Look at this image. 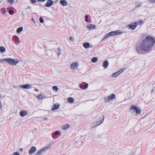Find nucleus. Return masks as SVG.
Masks as SVG:
<instances>
[{
	"label": "nucleus",
	"mask_w": 155,
	"mask_h": 155,
	"mask_svg": "<svg viewBox=\"0 0 155 155\" xmlns=\"http://www.w3.org/2000/svg\"><path fill=\"white\" fill-rule=\"evenodd\" d=\"M155 46V38L150 35H148L143 39L139 46L136 47L137 52L140 54L143 52H148L151 51Z\"/></svg>",
	"instance_id": "nucleus-1"
},
{
	"label": "nucleus",
	"mask_w": 155,
	"mask_h": 155,
	"mask_svg": "<svg viewBox=\"0 0 155 155\" xmlns=\"http://www.w3.org/2000/svg\"><path fill=\"white\" fill-rule=\"evenodd\" d=\"M138 151L139 149L137 148L128 147L127 148L125 153L124 155H134L135 153H136Z\"/></svg>",
	"instance_id": "nucleus-2"
},
{
	"label": "nucleus",
	"mask_w": 155,
	"mask_h": 155,
	"mask_svg": "<svg viewBox=\"0 0 155 155\" xmlns=\"http://www.w3.org/2000/svg\"><path fill=\"white\" fill-rule=\"evenodd\" d=\"M104 116H97V117L96 121L94 122V125H92L91 127L94 128L96 127L101 124L104 120Z\"/></svg>",
	"instance_id": "nucleus-3"
},
{
	"label": "nucleus",
	"mask_w": 155,
	"mask_h": 155,
	"mask_svg": "<svg viewBox=\"0 0 155 155\" xmlns=\"http://www.w3.org/2000/svg\"><path fill=\"white\" fill-rule=\"evenodd\" d=\"M122 33V31L120 30L111 31L106 34L102 40V41H104L105 39L109 38L111 36L115 35Z\"/></svg>",
	"instance_id": "nucleus-4"
},
{
	"label": "nucleus",
	"mask_w": 155,
	"mask_h": 155,
	"mask_svg": "<svg viewBox=\"0 0 155 155\" xmlns=\"http://www.w3.org/2000/svg\"><path fill=\"white\" fill-rule=\"evenodd\" d=\"M5 62L8 63L10 65L15 66L19 62V61L17 59L15 60L9 58H5Z\"/></svg>",
	"instance_id": "nucleus-5"
},
{
	"label": "nucleus",
	"mask_w": 155,
	"mask_h": 155,
	"mask_svg": "<svg viewBox=\"0 0 155 155\" xmlns=\"http://www.w3.org/2000/svg\"><path fill=\"white\" fill-rule=\"evenodd\" d=\"M130 110L131 112L134 111L136 112L137 114H140L141 113V110L139 107L137 106L133 105L130 108Z\"/></svg>",
	"instance_id": "nucleus-6"
},
{
	"label": "nucleus",
	"mask_w": 155,
	"mask_h": 155,
	"mask_svg": "<svg viewBox=\"0 0 155 155\" xmlns=\"http://www.w3.org/2000/svg\"><path fill=\"white\" fill-rule=\"evenodd\" d=\"M49 147L47 146L39 150L36 153L35 155H43V153H45V151L49 149Z\"/></svg>",
	"instance_id": "nucleus-7"
},
{
	"label": "nucleus",
	"mask_w": 155,
	"mask_h": 155,
	"mask_svg": "<svg viewBox=\"0 0 155 155\" xmlns=\"http://www.w3.org/2000/svg\"><path fill=\"white\" fill-rule=\"evenodd\" d=\"M138 22H135L132 23L130 24L127 26V27H128L129 29H130L132 30H134L136 28Z\"/></svg>",
	"instance_id": "nucleus-8"
},
{
	"label": "nucleus",
	"mask_w": 155,
	"mask_h": 155,
	"mask_svg": "<svg viewBox=\"0 0 155 155\" xmlns=\"http://www.w3.org/2000/svg\"><path fill=\"white\" fill-rule=\"evenodd\" d=\"M79 65V63L77 62H75L71 64L70 68L72 70H74L77 69Z\"/></svg>",
	"instance_id": "nucleus-9"
},
{
	"label": "nucleus",
	"mask_w": 155,
	"mask_h": 155,
	"mask_svg": "<svg viewBox=\"0 0 155 155\" xmlns=\"http://www.w3.org/2000/svg\"><path fill=\"white\" fill-rule=\"evenodd\" d=\"M115 97V95L114 94H112L111 95L108 96L107 97L104 98L105 102H107L111 100H113Z\"/></svg>",
	"instance_id": "nucleus-10"
},
{
	"label": "nucleus",
	"mask_w": 155,
	"mask_h": 155,
	"mask_svg": "<svg viewBox=\"0 0 155 155\" xmlns=\"http://www.w3.org/2000/svg\"><path fill=\"white\" fill-rule=\"evenodd\" d=\"M124 71V69H121L117 72L114 73L112 74V77H116L118 76L120 74Z\"/></svg>",
	"instance_id": "nucleus-11"
},
{
	"label": "nucleus",
	"mask_w": 155,
	"mask_h": 155,
	"mask_svg": "<svg viewBox=\"0 0 155 155\" xmlns=\"http://www.w3.org/2000/svg\"><path fill=\"white\" fill-rule=\"evenodd\" d=\"M20 87L24 89H27L31 88L32 87L31 85L29 84H26L25 85H21Z\"/></svg>",
	"instance_id": "nucleus-12"
},
{
	"label": "nucleus",
	"mask_w": 155,
	"mask_h": 155,
	"mask_svg": "<svg viewBox=\"0 0 155 155\" xmlns=\"http://www.w3.org/2000/svg\"><path fill=\"white\" fill-rule=\"evenodd\" d=\"M37 150L36 148L35 147H31L30 150L29 151L28 153L30 154H34Z\"/></svg>",
	"instance_id": "nucleus-13"
},
{
	"label": "nucleus",
	"mask_w": 155,
	"mask_h": 155,
	"mask_svg": "<svg viewBox=\"0 0 155 155\" xmlns=\"http://www.w3.org/2000/svg\"><path fill=\"white\" fill-rule=\"evenodd\" d=\"M28 112L25 110H22L20 111V115L21 117H24L28 115Z\"/></svg>",
	"instance_id": "nucleus-14"
},
{
	"label": "nucleus",
	"mask_w": 155,
	"mask_h": 155,
	"mask_svg": "<svg viewBox=\"0 0 155 155\" xmlns=\"http://www.w3.org/2000/svg\"><path fill=\"white\" fill-rule=\"evenodd\" d=\"M53 1L52 0H48L45 6L47 7H50L53 4Z\"/></svg>",
	"instance_id": "nucleus-15"
},
{
	"label": "nucleus",
	"mask_w": 155,
	"mask_h": 155,
	"mask_svg": "<svg viewBox=\"0 0 155 155\" xmlns=\"http://www.w3.org/2000/svg\"><path fill=\"white\" fill-rule=\"evenodd\" d=\"M86 27L89 30H92L95 29L96 28V26L94 24L88 25H87Z\"/></svg>",
	"instance_id": "nucleus-16"
},
{
	"label": "nucleus",
	"mask_w": 155,
	"mask_h": 155,
	"mask_svg": "<svg viewBox=\"0 0 155 155\" xmlns=\"http://www.w3.org/2000/svg\"><path fill=\"white\" fill-rule=\"evenodd\" d=\"M109 62L107 60L103 62V66L104 68H107L109 65Z\"/></svg>",
	"instance_id": "nucleus-17"
},
{
	"label": "nucleus",
	"mask_w": 155,
	"mask_h": 155,
	"mask_svg": "<svg viewBox=\"0 0 155 155\" xmlns=\"http://www.w3.org/2000/svg\"><path fill=\"white\" fill-rule=\"evenodd\" d=\"M60 4L63 6H67L68 3L65 0H61L60 1Z\"/></svg>",
	"instance_id": "nucleus-18"
},
{
	"label": "nucleus",
	"mask_w": 155,
	"mask_h": 155,
	"mask_svg": "<svg viewBox=\"0 0 155 155\" xmlns=\"http://www.w3.org/2000/svg\"><path fill=\"white\" fill-rule=\"evenodd\" d=\"M59 107V104H55L53 105V107H52L51 110H52L53 111L55 110H57L58 108Z\"/></svg>",
	"instance_id": "nucleus-19"
},
{
	"label": "nucleus",
	"mask_w": 155,
	"mask_h": 155,
	"mask_svg": "<svg viewBox=\"0 0 155 155\" xmlns=\"http://www.w3.org/2000/svg\"><path fill=\"white\" fill-rule=\"evenodd\" d=\"M83 45L85 48H87L90 47V44L88 42L84 43Z\"/></svg>",
	"instance_id": "nucleus-20"
},
{
	"label": "nucleus",
	"mask_w": 155,
	"mask_h": 155,
	"mask_svg": "<svg viewBox=\"0 0 155 155\" xmlns=\"http://www.w3.org/2000/svg\"><path fill=\"white\" fill-rule=\"evenodd\" d=\"M44 95L43 94H41L37 96V98L38 100H41L42 99H44L45 98Z\"/></svg>",
	"instance_id": "nucleus-21"
},
{
	"label": "nucleus",
	"mask_w": 155,
	"mask_h": 155,
	"mask_svg": "<svg viewBox=\"0 0 155 155\" xmlns=\"http://www.w3.org/2000/svg\"><path fill=\"white\" fill-rule=\"evenodd\" d=\"M67 100L68 102L70 103H73L74 101V98L72 97H69L68 98Z\"/></svg>",
	"instance_id": "nucleus-22"
},
{
	"label": "nucleus",
	"mask_w": 155,
	"mask_h": 155,
	"mask_svg": "<svg viewBox=\"0 0 155 155\" xmlns=\"http://www.w3.org/2000/svg\"><path fill=\"white\" fill-rule=\"evenodd\" d=\"M23 30V28L22 27H19L16 30V32L19 33L21 32Z\"/></svg>",
	"instance_id": "nucleus-23"
},
{
	"label": "nucleus",
	"mask_w": 155,
	"mask_h": 155,
	"mask_svg": "<svg viewBox=\"0 0 155 155\" xmlns=\"http://www.w3.org/2000/svg\"><path fill=\"white\" fill-rule=\"evenodd\" d=\"M6 51V49L3 46L0 47V51L2 53H3Z\"/></svg>",
	"instance_id": "nucleus-24"
},
{
	"label": "nucleus",
	"mask_w": 155,
	"mask_h": 155,
	"mask_svg": "<svg viewBox=\"0 0 155 155\" xmlns=\"http://www.w3.org/2000/svg\"><path fill=\"white\" fill-rule=\"evenodd\" d=\"M88 87V84L87 83L85 84L84 86L82 85H81L80 86V88L82 89H85V88H87Z\"/></svg>",
	"instance_id": "nucleus-25"
},
{
	"label": "nucleus",
	"mask_w": 155,
	"mask_h": 155,
	"mask_svg": "<svg viewBox=\"0 0 155 155\" xmlns=\"http://www.w3.org/2000/svg\"><path fill=\"white\" fill-rule=\"evenodd\" d=\"M101 137V135L99 134H95L94 136V139H99Z\"/></svg>",
	"instance_id": "nucleus-26"
},
{
	"label": "nucleus",
	"mask_w": 155,
	"mask_h": 155,
	"mask_svg": "<svg viewBox=\"0 0 155 155\" xmlns=\"http://www.w3.org/2000/svg\"><path fill=\"white\" fill-rule=\"evenodd\" d=\"M97 57H93L91 59V61L93 63L96 62L97 60Z\"/></svg>",
	"instance_id": "nucleus-27"
},
{
	"label": "nucleus",
	"mask_w": 155,
	"mask_h": 155,
	"mask_svg": "<svg viewBox=\"0 0 155 155\" xmlns=\"http://www.w3.org/2000/svg\"><path fill=\"white\" fill-rule=\"evenodd\" d=\"M13 38L16 41H18V42H20L19 37L18 36L16 35L14 36Z\"/></svg>",
	"instance_id": "nucleus-28"
},
{
	"label": "nucleus",
	"mask_w": 155,
	"mask_h": 155,
	"mask_svg": "<svg viewBox=\"0 0 155 155\" xmlns=\"http://www.w3.org/2000/svg\"><path fill=\"white\" fill-rule=\"evenodd\" d=\"M69 127V125L68 124H66L65 125L63 126L62 127V128L64 129H66Z\"/></svg>",
	"instance_id": "nucleus-29"
},
{
	"label": "nucleus",
	"mask_w": 155,
	"mask_h": 155,
	"mask_svg": "<svg viewBox=\"0 0 155 155\" xmlns=\"http://www.w3.org/2000/svg\"><path fill=\"white\" fill-rule=\"evenodd\" d=\"M7 1L11 5H12L14 3L15 0H7Z\"/></svg>",
	"instance_id": "nucleus-30"
},
{
	"label": "nucleus",
	"mask_w": 155,
	"mask_h": 155,
	"mask_svg": "<svg viewBox=\"0 0 155 155\" xmlns=\"http://www.w3.org/2000/svg\"><path fill=\"white\" fill-rule=\"evenodd\" d=\"M136 7H140L141 5V4L140 2H136L135 3Z\"/></svg>",
	"instance_id": "nucleus-31"
},
{
	"label": "nucleus",
	"mask_w": 155,
	"mask_h": 155,
	"mask_svg": "<svg viewBox=\"0 0 155 155\" xmlns=\"http://www.w3.org/2000/svg\"><path fill=\"white\" fill-rule=\"evenodd\" d=\"M40 22L41 23H43L44 22V20L42 16L39 18Z\"/></svg>",
	"instance_id": "nucleus-32"
},
{
	"label": "nucleus",
	"mask_w": 155,
	"mask_h": 155,
	"mask_svg": "<svg viewBox=\"0 0 155 155\" xmlns=\"http://www.w3.org/2000/svg\"><path fill=\"white\" fill-rule=\"evenodd\" d=\"M52 89L54 90L55 91H58V88L56 86H54L53 87Z\"/></svg>",
	"instance_id": "nucleus-33"
},
{
	"label": "nucleus",
	"mask_w": 155,
	"mask_h": 155,
	"mask_svg": "<svg viewBox=\"0 0 155 155\" xmlns=\"http://www.w3.org/2000/svg\"><path fill=\"white\" fill-rule=\"evenodd\" d=\"M57 50H58V52L57 53V55L58 56H59L61 54V53L60 52L61 51V50L60 48H57Z\"/></svg>",
	"instance_id": "nucleus-34"
},
{
	"label": "nucleus",
	"mask_w": 155,
	"mask_h": 155,
	"mask_svg": "<svg viewBox=\"0 0 155 155\" xmlns=\"http://www.w3.org/2000/svg\"><path fill=\"white\" fill-rule=\"evenodd\" d=\"M60 133V131H56L54 134V135L56 136L58 135Z\"/></svg>",
	"instance_id": "nucleus-35"
},
{
	"label": "nucleus",
	"mask_w": 155,
	"mask_h": 155,
	"mask_svg": "<svg viewBox=\"0 0 155 155\" xmlns=\"http://www.w3.org/2000/svg\"><path fill=\"white\" fill-rule=\"evenodd\" d=\"M150 3H155V0H148Z\"/></svg>",
	"instance_id": "nucleus-36"
},
{
	"label": "nucleus",
	"mask_w": 155,
	"mask_h": 155,
	"mask_svg": "<svg viewBox=\"0 0 155 155\" xmlns=\"http://www.w3.org/2000/svg\"><path fill=\"white\" fill-rule=\"evenodd\" d=\"M9 13L11 15H12L14 13V11L13 10H9Z\"/></svg>",
	"instance_id": "nucleus-37"
},
{
	"label": "nucleus",
	"mask_w": 155,
	"mask_h": 155,
	"mask_svg": "<svg viewBox=\"0 0 155 155\" xmlns=\"http://www.w3.org/2000/svg\"><path fill=\"white\" fill-rule=\"evenodd\" d=\"M88 16L87 15H86L85 16V21L86 22H87L88 21Z\"/></svg>",
	"instance_id": "nucleus-38"
},
{
	"label": "nucleus",
	"mask_w": 155,
	"mask_h": 155,
	"mask_svg": "<svg viewBox=\"0 0 155 155\" xmlns=\"http://www.w3.org/2000/svg\"><path fill=\"white\" fill-rule=\"evenodd\" d=\"M69 40L71 41H74V38L73 37H70L69 38Z\"/></svg>",
	"instance_id": "nucleus-39"
},
{
	"label": "nucleus",
	"mask_w": 155,
	"mask_h": 155,
	"mask_svg": "<svg viewBox=\"0 0 155 155\" xmlns=\"http://www.w3.org/2000/svg\"><path fill=\"white\" fill-rule=\"evenodd\" d=\"M2 12L3 14H6L7 12L6 10L5 9H3L2 11Z\"/></svg>",
	"instance_id": "nucleus-40"
},
{
	"label": "nucleus",
	"mask_w": 155,
	"mask_h": 155,
	"mask_svg": "<svg viewBox=\"0 0 155 155\" xmlns=\"http://www.w3.org/2000/svg\"><path fill=\"white\" fill-rule=\"evenodd\" d=\"M143 21L142 20H140L139 21L138 23L141 24V25L143 24Z\"/></svg>",
	"instance_id": "nucleus-41"
},
{
	"label": "nucleus",
	"mask_w": 155,
	"mask_h": 155,
	"mask_svg": "<svg viewBox=\"0 0 155 155\" xmlns=\"http://www.w3.org/2000/svg\"><path fill=\"white\" fill-rule=\"evenodd\" d=\"M5 61V58L0 59V62H3Z\"/></svg>",
	"instance_id": "nucleus-42"
},
{
	"label": "nucleus",
	"mask_w": 155,
	"mask_h": 155,
	"mask_svg": "<svg viewBox=\"0 0 155 155\" xmlns=\"http://www.w3.org/2000/svg\"><path fill=\"white\" fill-rule=\"evenodd\" d=\"M13 155H19V153L18 152H16L13 153Z\"/></svg>",
	"instance_id": "nucleus-43"
},
{
	"label": "nucleus",
	"mask_w": 155,
	"mask_h": 155,
	"mask_svg": "<svg viewBox=\"0 0 155 155\" xmlns=\"http://www.w3.org/2000/svg\"><path fill=\"white\" fill-rule=\"evenodd\" d=\"M31 2L32 3H35L36 2V0H31Z\"/></svg>",
	"instance_id": "nucleus-44"
},
{
	"label": "nucleus",
	"mask_w": 155,
	"mask_h": 155,
	"mask_svg": "<svg viewBox=\"0 0 155 155\" xmlns=\"http://www.w3.org/2000/svg\"><path fill=\"white\" fill-rule=\"evenodd\" d=\"M2 104L1 102L0 101V110L2 109Z\"/></svg>",
	"instance_id": "nucleus-45"
},
{
	"label": "nucleus",
	"mask_w": 155,
	"mask_h": 155,
	"mask_svg": "<svg viewBox=\"0 0 155 155\" xmlns=\"http://www.w3.org/2000/svg\"><path fill=\"white\" fill-rule=\"evenodd\" d=\"M31 20L33 21L34 23H35V21L34 20V18H32L31 19Z\"/></svg>",
	"instance_id": "nucleus-46"
},
{
	"label": "nucleus",
	"mask_w": 155,
	"mask_h": 155,
	"mask_svg": "<svg viewBox=\"0 0 155 155\" xmlns=\"http://www.w3.org/2000/svg\"><path fill=\"white\" fill-rule=\"evenodd\" d=\"M43 119L44 120H46L48 119V118L47 117H45Z\"/></svg>",
	"instance_id": "nucleus-47"
},
{
	"label": "nucleus",
	"mask_w": 155,
	"mask_h": 155,
	"mask_svg": "<svg viewBox=\"0 0 155 155\" xmlns=\"http://www.w3.org/2000/svg\"><path fill=\"white\" fill-rule=\"evenodd\" d=\"M19 150L21 152L23 151V150L22 149H20Z\"/></svg>",
	"instance_id": "nucleus-48"
},
{
	"label": "nucleus",
	"mask_w": 155,
	"mask_h": 155,
	"mask_svg": "<svg viewBox=\"0 0 155 155\" xmlns=\"http://www.w3.org/2000/svg\"><path fill=\"white\" fill-rule=\"evenodd\" d=\"M28 8H29V9H31V6H28Z\"/></svg>",
	"instance_id": "nucleus-49"
},
{
	"label": "nucleus",
	"mask_w": 155,
	"mask_h": 155,
	"mask_svg": "<svg viewBox=\"0 0 155 155\" xmlns=\"http://www.w3.org/2000/svg\"><path fill=\"white\" fill-rule=\"evenodd\" d=\"M38 2H43V0H38Z\"/></svg>",
	"instance_id": "nucleus-50"
},
{
	"label": "nucleus",
	"mask_w": 155,
	"mask_h": 155,
	"mask_svg": "<svg viewBox=\"0 0 155 155\" xmlns=\"http://www.w3.org/2000/svg\"><path fill=\"white\" fill-rule=\"evenodd\" d=\"M35 91H38V90L36 88L35 89Z\"/></svg>",
	"instance_id": "nucleus-51"
},
{
	"label": "nucleus",
	"mask_w": 155,
	"mask_h": 155,
	"mask_svg": "<svg viewBox=\"0 0 155 155\" xmlns=\"http://www.w3.org/2000/svg\"><path fill=\"white\" fill-rule=\"evenodd\" d=\"M52 137H53V138H54V137H53V136H52Z\"/></svg>",
	"instance_id": "nucleus-52"
}]
</instances>
